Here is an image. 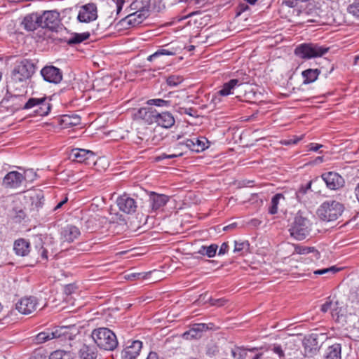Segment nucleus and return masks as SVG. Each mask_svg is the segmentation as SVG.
<instances>
[{"label":"nucleus","mask_w":359,"mask_h":359,"mask_svg":"<svg viewBox=\"0 0 359 359\" xmlns=\"http://www.w3.org/2000/svg\"><path fill=\"white\" fill-rule=\"evenodd\" d=\"M36 67L34 63L27 59L18 62L11 74V80L8 83H13L15 86L26 88L27 80L34 74Z\"/></svg>","instance_id":"1"},{"label":"nucleus","mask_w":359,"mask_h":359,"mask_svg":"<svg viewBox=\"0 0 359 359\" xmlns=\"http://www.w3.org/2000/svg\"><path fill=\"white\" fill-rule=\"evenodd\" d=\"M26 89L8 83L6 86V93L1 101V106L12 111L23 109L22 104L25 100Z\"/></svg>","instance_id":"2"},{"label":"nucleus","mask_w":359,"mask_h":359,"mask_svg":"<svg viewBox=\"0 0 359 359\" xmlns=\"http://www.w3.org/2000/svg\"><path fill=\"white\" fill-rule=\"evenodd\" d=\"M311 222L305 212L298 211L289 229L290 236L297 241H302L309 236Z\"/></svg>","instance_id":"3"},{"label":"nucleus","mask_w":359,"mask_h":359,"mask_svg":"<svg viewBox=\"0 0 359 359\" xmlns=\"http://www.w3.org/2000/svg\"><path fill=\"white\" fill-rule=\"evenodd\" d=\"M92 338L98 347L106 351H113L118 346L116 334L107 327L95 329Z\"/></svg>","instance_id":"4"},{"label":"nucleus","mask_w":359,"mask_h":359,"mask_svg":"<svg viewBox=\"0 0 359 359\" xmlns=\"http://www.w3.org/2000/svg\"><path fill=\"white\" fill-rule=\"evenodd\" d=\"M344 205L334 200L326 201L317 210L318 217L324 222L337 220L343 213Z\"/></svg>","instance_id":"5"},{"label":"nucleus","mask_w":359,"mask_h":359,"mask_svg":"<svg viewBox=\"0 0 359 359\" xmlns=\"http://www.w3.org/2000/svg\"><path fill=\"white\" fill-rule=\"evenodd\" d=\"M329 50V48L319 46L315 43H303L298 46L295 50L296 55L303 59L321 57Z\"/></svg>","instance_id":"6"},{"label":"nucleus","mask_w":359,"mask_h":359,"mask_svg":"<svg viewBox=\"0 0 359 359\" xmlns=\"http://www.w3.org/2000/svg\"><path fill=\"white\" fill-rule=\"evenodd\" d=\"M50 99H48L46 96L42 97L29 98L23 106V109H29L35 107L34 112L40 116H47L51 109L52 105L50 103Z\"/></svg>","instance_id":"7"},{"label":"nucleus","mask_w":359,"mask_h":359,"mask_svg":"<svg viewBox=\"0 0 359 359\" xmlns=\"http://www.w3.org/2000/svg\"><path fill=\"white\" fill-rule=\"evenodd\" d=\"M141 1H135L132 3L131 7L134 9H138L136 12L128 15L123 20L131 26H136L143 22L149 15V6L139 7V4H142Z\"/></svg>","instance_id":"8"},{"label":"nucleus","mask_w":359,"mask_h":359,"mask_svg":"<svg viewBox=\"0 0 359 359\" xmlns=\"http://www.w3.org/2000/svg\"><path fill=\"white\" fill-rule=\"evenodd\" d=\"M41 28L57 31L60 25V13L56 11H46L39 15Z\"/></svg>","instance_id":"9"},{"label":"nucleus","mask_w":359,"mask_h":359,"mask_svg":"<svg viewBox=\"0 0 359 359\" xmlns=\"http://www.w3.org/2000/svg\"><path fill=\"white\" fill-rule=\"evenodd\" d=\"M97 7L95 3H88L80 7L77 20L80 22L88 23L97 20Z\"/></svg>","instance_id":"10"},{"label":"nucleus","mask_w":359,"mask_h":359,"mask_svg":"<svg viewBox=\"0 0 359 359\" xmlns=\"http://www.w3.org/2000/svg\"><path fill=\"white\" fill-rule=\"evenodd\" d=\"M116 204L120 211L128 215L135 213L137 208L136 201L126 193L117 198Z\"/></svg>","instance_id":"11"},{"label":"nucleus","mask_w":359,"mask_h":359,"mask_svg":"<svg viewBox=\"0 0 359 359\" xmlns=\"http://www.w3.org/2000/svg\"><path fill=\"white\" fill-rule=\"evenodd\" d=\"M142 348V342L139 340L128 341L121 351V359H135Z\"/></svg>","instance_id":"12"},{"label":"nucleus","mask_w":359,"mask_h":359,"mask_svg":"<svg viewBox=\"0 0 359 359\" xmlns=\"http://www.w3.org/2000/svg\"><path fill=\"white\" fill-rule=\"evenodd\" d=\"M38 301L35 297L30 296L20 299L15 304V309L22 314L28 315L36 311Z\"/></svg>","instance_id":"13"},{"label":"nucleus","mask_w":359,"mask_h":359,"mask_svg":"<svg viewBox=\"0 0 359 359\" xmlns=\"http://www.w3.org/2000/svg\"><path fill=\"white\" fill-rule=\"evenodd\" d=\"M67 327H56L54 330H46L39 333L34 338L36 344H43L50 339L60 338L66 334Z\"/></svg>","instance_id":"14"},{"label":"nucleus","mask_w":359,"mask_h":359,"mask_svg":"<svg viewBox=\"0 0 359 359\" xmlns=\"http://www.w3.org/2000/svg\"><path fill=\"white\" fill-rule=\"evenodd\" d=\"M41 75L44 81L55 84L59 83L62 79V71L53 65H47L42 68Z\"/></svg>","instance_id":"15"},{"label":"nucleus","mask_w":359,"mask_h":359,"mask_svg":"<svg viewBox=\"0 0 359 359\" xmlns=\"http://www.w3.org/2000/svg\"><path fill=\"white\" fill-rule=\"evenodd\" d=\"M323 180L326 186L331 190H337L344 186L345 181L344 178L335 172H328L321 175Z\"/></svg>","instance_id":"16"},{"label":"nucleus","mask_w":359,"mask_h":359,"mask_svg":"<svg viewBox=\"0 0 359 359\" xmlns=\"http://www.w3.org/2000/svg\"><path fill=\"white\" fill-rule=\"evenodd\" d=\"M70 158L79 163L89 165L95 160V154L90 150L75 148L71 151Z\"/></svg>","instance_id":"17"},{"label":"nucleus","mask_w":359,"mask_h":359,"mask_svg":"<svg viewBox=\"0 0 359 359\" xmlns=\"http://www.w3.org/2000/svg\"><path fill=\"white\" fill-rule=\"evenodd\" d=\"M151 114V122H155L163 128H169L175 124V118L171 113L165 111L158 113L156 111Z\"/></svg>","instance_id":"18"},{"label":"nucleus","mask_w":359,"mask_h":359,"mask_svg":"<svg viewBox=\"0 0 359 359\" xmlns=\"http://www.w3.org/2000/svg\"><path fill=\"white\" fill-rule=\"evenodd\" d=\"M25 180V177L18 171L8 172L3 179L2 184L7 189H15L19 187Z\"/></svg>","instance_id":"19"},{"label":"nucleus","mask_w":359,"mask_h":359,"mask_svg":"<svg viewBox=\"0 0 359 359\" xmlns=\"http://www.w3.org/2000/svg\"><path fill=\"white\" fill-rule=\"evenodd\" d=\"M212 323H196L193 327L183 334V337L186 339H198L201 337L202 332L213 327Z\"/></svg>","instance_id":"20"},{"label":"nucleus","mask_w":359,"mask_h":359,"mask_svg":"<svg viewBox=\"0 0 359 359\" xmlns=\"http://www.w3.org/2000/svg\"><path fill=\"white\" fill-rule=\"evenodd\" d=\"M81 234L80 230L76 226L67 224L60 231V238L63 242L72 243Z\"/></svg>","instance_id":"21"},{"label":"nucleus","mask_w":359,"mask_h":359,"mask_svg":"<svg viewBox=\"0 0 359 359\" xmlns=\"http://www.w3.org/2000/svg\"><path fill=\"white\" fill-rule=\"evenodd\" d=\"M21 25L28 32L34 31L38 27H41V24L39 15L36 13L27 15L21 22Z\"/></svg>","instance_id":"22"},{"label":"nucleus","mask_w":359,"mask_h":359,"mask_svg":"<svg viewBox=\"0 0 359 359\" xmlns=\"http://www.w3.org/2000/svg\"><path fill=\"white\" fill-rule=\"evenodd\" d=\"M170 197L165 194H160L151 191L149 194V203L153 211H156L164 207L168 202Z\"/></svg>","instance_id":"23"},{"label":"nucleus","mask_w":359,"mask_h":359,"mask_svg":"<svg viewBox=\"0 0 359 359\" xmlns=\"http://www.w3.org/2000/svg\"><path fill=\"white\" fill-rule=\"evenodd\" d=\"M81 117L77 114H65L60 119V125L63 128H69L79 125Z\"/></svg>","instance_id":"24"},{"label":"nucleus","mask_w":359,"mask_h":359,"mask_svg":"<svg viewBox=\"0 0 359 359\" xmlns=\"http://www.w3.org/2000/svg\"><path fill=\"white\" fill-rule=\"evenodd\" d=\"M243 83L239 79H233L223 84L222 89L218 93L222 96H226L233 94V90Z\"/></svg>","instance_id":"25"},{"label":"nucleus","mask_w":359,"mask_h":359,"mask_svg":"<svg viewBox=\"0 0 359 359\" xmlns=\"http://www.w3.org/2000/svg\"><path fill=\"white\" fill-rule=\"evenodd\" d=\"M13 249L18 255L25 256L29 252V243L20 238L15 241Z\"/></svg>","instance_id":"26"},{"label":"nucleus","mask_w":359,"mask_h":359,"mask_svg":"<svg viewBox=\"0 0 359 359\" xmlns=\"http://www.w3.org/2000/svg\"><path fill=\"white\" fill-rule=\"evenodd\" d=\"M341 346L340 344L335 343L330 346L325 353V359H341Z\"/></svg>","instance_id":"27"},{"label":"nucleus","mask_w":359,"mask_h":359,"mask_svg":"<svg viewBox=\"0 0 359 359\" xmlns=\"http://www.w3.org/2000/svg\"><path fill=\"white\" fill-rule=\"evenodd\" d=\"M320 70L318 69H308L302 72V76L304 79L303 83L309 84L317 80Z\"/></svg>","instance_id":"28"},{"label":"nucleus","mask_w":359,"mask_h":359,"mask_svg":"<svg viewBox=\"0 0 359 359\" xmlns=\"http://www.w3.org/2000/svg\"><path fill=\"white\" fill-rule=\"evenodd\" d=\"M80 359H96L97 352L89 346L83 344L79 351Z\"/></svg>","instance_id":"29"},{"label":"nucleus","mask_w":359,"mask_h":359,"mask_svg":"<svg viewBox=\"0 0 359 359\" xmlns=\"http://www.w3.org/2000/svg\"><path fill=\"white\" fill-rule=\"evenodd\" d=\"M182 146H179V144L174 147L175 153L170 154H166L163 153L155 157V161L159 162L165 159H171L177 157L183 156L184 153L180 151Z\"/></svg>","instance_id":"30"},{"label":"nucleus","mask_w":359,"mask_h":359,"mask_svg":"<svg viewBox=\"0 0 359 359\" xmlns=\"http://www.w3.org/2000/svg\"><path fill=\"white\" fill-rule=\"evenodd\" d=\"M285 196L283 194L278 193L275 194L271 202V205L269 208V212L271 215H275L278 212V207L280 200H285Z\"/></svg>","instance_id":"31"},{"label":"nucleus","mask_w":359,"mask_h":359,"mask_svg":"<svg viewBox=\"0 0 359 359\" xmlns=\"http://www.w3.org/2000/svg\"><path fill=\"white\" fill-rule=\"evenodd\" d=\"M217 248L218 246L216 244H212L209 246L203 245L198 250V253L211 258L215 256Z\"/></svg>","instance_id":"32"},{"label":"nucleus","mask_w":359,"mask_h":359,"mask_svg":"<svg viewBox=\"0 0 359 359\" xmlns=\"http://www.w3.org/2000/svg\"><path fill=\"white\" fill-rule=\"evenodd\" d=\"M89 37L90 34L88 32L75 34L68 40L67 43L69 45L78 44L87 40Z\"/></svg>","instance_id":"33"},{"label":"nucleus","mask_w":359,"mask_h":359,"mask_svg":"<svg viewBox=\"0 0 359 359\" xmlns=\"http://www.w3.org/2000/svg\"><path fill=\"white\" fill-rule=\"evenodd\" d=\"M234 252H238L241 255L244 254L245 252H248L250 248V244L248 241H234Z\"/></svg>","instance_id":"34"},{"label":"nucleus","mask_w":359,"mask_h":359,"mask_svg":"<svg viewBox=\"0 0 359 359\" xmlns=\"http://www.w3.org/2000/svg\"><path fill=\"white\" fill-rule=\"evenodd\" d=\"M49 359H74V358L70 352L57 350L50 354Z\"/></svg>","instance_id":"35"},{"label":"nucleus","mask_w":359,"mask_h":359,"mask_svg":"<svg viewBox=\"0 0 359 359\" xmlns=\"http://www.w3.org/2000/svg\"><path fill=\"white\" fill-rule=\"evenodd\" d=\"M175 55V51L173 49L168 50V49H165V48H161V49H158L157 51H156L154 54L149 55L147 57V60L152 61L161 55Z\"/></svg>","instance_id":"36"},{"label":"nucleus","mask_w":359,"mask_h":359,"mask_svg":"<svg viewBox=\"0 0 359 359\" xmlns=\"http://www.w3.org/2000/svg\"><path fill=\"white\" fill-rule=\"evenodd\" d=\"M294 251L297 254L306 255L311 252L316 253V255H318V251L314 247H306L299 245H294Z\"/></svg>","instance_id":"37"},{"label":"nucleus","mask_w":359,"mask_h":359,"mask_svg":"<svg viewBox=\"0 0 359 359\" xmlns=\"http://www.w3.org/2000/svg\"><path fill=\"white\" fill-rule=\"evenodd\" d=\"M311 183L312 182L310 181L305 186H301L298 191L295 192V196L298 201H303L304 195L311 189Z\"/></svg>","instance_id":"38"},{"label":"nucleus","mask_w":359,"mask_h":359,"mask_svg":"<svg viewBox=\"0 0 359 359\" xmlns=\"http://www.w3.org/2000/svg\"><path fill=\"white\" fill-rule=\"evenodd\" d=\"M338 302H336L334 304H333L332 301L330 299V297H328L325 303H324L321 306V311L323 313H326L329 310L332 311V314L334 315V311L337 309Z\"/></svg>","instance_id":"39"},{"label":"nucleus","mask_w":359,"mask_h":359,"mask_svg":"<svg viewBox=\"0 0 359 359\" xmlns=\"http://www.w3.org/2000/svg\"><path fill=\"white\" fill-rule=\"evenodd\" d=\"M231 354L235 359H245L247 355V350L243 347L236 346L231 350Z\"/></svg>","instance_id":"40"},{"label":"nucleus","mask_w":359,"mask_h":359,"mask_svg":"<svg viewBox=\"0 0 359 359\" xmlns=\"http://www.w3.org/2000/svg\"><path fill=\"white\" fill-rule=\"evenodd\" d=\"M154 112V111H151L147 108L143 107V108H140L138 110L137 116L139 118L146 120L147 121L151 122V114H153Z\"/></svg>","instance_id":"41"},{"label":"nucleus","mask_w":359,"mask_h":359,"mask_svg":"<svg viewBox=\"0 0 359 359\" xmlns=\"http://www.w3.org/2000/svg\"><path fill=\"white\" fill-rule=\"evenodd\" d=\"M196 152L198 153L205 150L208 147L205 145L208 140L205 137H194Z\"/></svg>","instance_id":"42"},{"label":"nucleus","mask_w":359,"mask_h":359,"mask_svg":"<svg viewBox=\"0 0 359 359\" xmlns=\"http://www.w3.org/2000/svg\"><path fill=\"white\" fill-rule=\"evenodd\" d=\"M147 104L149 105H156L157 107H169L170 105V101L164 100L163 99H151L147 101Z\"/></svg>","instance_id":"43"},{"label":"nucleus","mask_w":359,"mask_h":359,"mask_svg":"<svg viewBox=\"0 0 359 359\" xmlns=\"http://www.w3.org/2000/svg\"><path fill=\"white\" fill-rule=\"evenodd\" d=\"M182 81V79L180 76L171 75L167 78V84L170 86H177Z\"/></svg>","instance_id":"44"},{"label":"nucleus","mask_w":359,"mask_h":359,"mask_svg":"<svg viewBox=\"0 0 359 359\" xmlns=\"http://www.w3.org/2000/svg\"><path fill=\"white\" fill-rule=\"evenodd\" d=\"M36 248L38 249V254L40 255L42 260L48 259V251L43 247L42 244V241L41 238L39 239V245H36Z\"/></svg>","instance_id":"45"},{"label":"nucleus","mask_w":359,"mask_h":359,"mask_svg":"<svg viewBox=\"0 0 359 359\" xmlns=\"http://www.w3.org/2000/svg\"><path fill=\"white\" fill-rule=\"evenodd\" d=\"M339 271V269L335 267V266H331L329 268L322 269L319 270L315 271L313 273L316 275H324L327 274L328 273H332V274L337 273Z\"/></svg>","instance_id":"46"},{"label":"nucleus","mask_w":359,"mask_h":359,"mask_svg":"<svg viewBox=\"0 0 359 359\" xmlns=\"http://www.w3.org/2000/svg\"><path fill=\"white\" fill-rule=\"evenodd\" d=\"M348 12L359 20V2L348 6Z\"/></svg>","instance_id":"47"},{"label":"nucleus","mask_w":359,"mask_h":359,"mask_svg":"<svg viewBox=\"0 0 359 359\" xmlns=\"http://www.w3.org/2000/svg\"><path fill=\"white\" fill-rule=\"evenodd\" d=\"M179 146L185 147L187 149L196 152L194 137L192 139H187L184 142H179Z\"/></svg>","instance_id":"48"},{"label":"nucleus","mask_w":359,"mask_h":359,"mask_svg":"<svg viewBox=\"0 0 359 359\" xmlns=\"http://www.w3.org/2000/svg\"><path fill=\"white\" fill-rule=\"evenodd\" d=\"M212 297L208 295V294L204 293L199 296L198 299L196 300L198 304H205L208 302L211 303Z\"/></svg>","instance_id":"49"},{"label":"nucleus","mask_w":359,"mask_h":359,"mask_svg":"<svg viewBox=\"0 0 359 359\" xmlns=\"http://www.w3.org/2000/svg\"><path fill=\"white\" fill-rule=\"evenodd\" d=\"M227 302V299L224 298H219V299H211V306H215L217 307H221L224 306Z\"/></svg>","instance_id":"50"},{"label":"nucleus","mask_w":359,"mask_h":359,"mask_svg":"<svg viewBox=\"0 0 359 359\" xmlns=\"http://www.w3.org/2000/svg\"><path fill=\"white\" fill-rule=\"evenodd\" d=\"M303 138V135L298 137H295L294 138H291L289 140H285L281 142L283 144L285 145H290V144H296L297 142H299Z\"/></svg>","instance_id":"51"},{"label":"nucleus","mask_w":359,"mask_h":359,"mask_svg":"<svg viewBox=\"0 0 359 359\" xmlns=\"http://www.w3.org/2000/svg\"><path fill=\"white\" fill-rule=\"evenodd\" d=\"M147 274L144 273H133L128 275V279L134 280V279H143L145 278Z\"/></svg>","instance_id":"52"},{"label":"nucleus","mask_w":359,"mask_h":359,"mask_svg":"<svg viewBox=\"0 0 359 359\" xmlns=\"http://www.w3.org/2000/svg\"><path fill=\"white\" fill-rule=\"evenodd\" d=\"M76 290V287L72 284H69L65 286L64 292L66 294L69 295L72 294Z\"/></svg>","instance_id":"53"},{"label":"nucleus","mask_w":359,"mask_h":359,"mask_svg":"<svg viewBox=\"0 0 359 359\" xmlns=\"http://www.w3.org/2000/svg\"><path fill=\"white\" fill-rule=\"evenodd\" d=\"M307 147L309 151H318L323 145L317 143H310Z\"/></svg>","instance_id":"54"},{"label":"nucleus","mask_w":359,"mask_h":359,"mask_svg":"<svg viewBox=\"0 0 359 359\" xmlns=\"http://www.w3.org/2000/svg\"><path fill=\"white\" fill-rule=\"evenodd\" d=\"M114 1L116 3V13L118 14L123 8V4H125V1L124 0H114Z\"/></svg>","instance_id":"55"},{"label":"nucleus","mask_w":359,"mask_h":359,"mask_svg":"<svg viewBox=\"0 0 359 359\" xmlns=\"http://www.w3.org/2000/svg\"><path fill=\"white\" fill-rule=\"evenodd\" d=\"M297 1L298 0H283L282 4L290 8H294L297 6Z\"/></svg>","instance_id":"56"},{"label":"nucleus","mask_w":359,"mask_h":359,"mask_svg":"<svg viewBox=\"0 0 359 359\" xmlns=\"http://www.w3.org/2000/svg\"><path fill=\"white\" fill-rule=\"evenodd\" d=\"M229 250V245L227 243H223L222 245L220 246V248L219 250L218 255H224Z\"/></svg>","instance_id":"57"},{"label":"nucleus","mask_w":359,"mask_h":359,"mask_svg":"<svg viewBox=\"0 0 359 359\" xmlns=\"http://www.w3.org/2000/svg\"><path fill=\"white\" fill-rule=\"evenodd\" d=\"M273 351L274 353H277L280 358L284 357V352L280 346H275Z\"/></svg>","instance_id":"58"},{"label":"nucleus","mask_w":359,"mask_h":359,"mask_svg":"<svg viewBox=\"0 0 359 359\" xmlns=\"http://www.w3.org/2000/svg\"><path fill=\"white\" fill-rule=\"evenodd\" d=\"M239 11L238 15H240L241 13L245 12L246 10L249 9V6L245 4H241L239 5Z\"/></svg>","instance_id":"59"},{"label":"nucleus","mask_w":359,"mask_h":359,"mask_svg":"<svg viewBox=\"0 0 359 359\" xmlns=\"http://www.w3.org/2000/svg\"><path fill=\"white\" fill-rule=\"evenodd\" d=\"M67 198L65 197V199H63L62 201H60V203H58L57 204V205L54 208V210H57L58 209H60V208H62V206L66 203L67 202Z\"/></svg>","instance_id":"60"},{"label":"nucleus","mask_w":359,"mask_h":359,"mask_svg":"<svg viewBox=\"0 0 359 359\" xmlns=\"http://www.w3.org/2000/svg\"><path fill=\"white\" fill-rule=\"evenodd\" d=\"M236 227V223H232V224H231L229 225H227V226H224L223 228V230L224 231H229V230L234 229Z\"/></svg>","instance_id":"61"},{"label":"nucleus","mask_w":359,"mask_h":359,"mask_svg":"<svg viewBox=\"0 0 359 359\" xmlns=\"http://www.w3.org/2000/svg\"><path fill=\"white\" fill-rule=\"evenodd\" d=\"M187 2L189 6H193L200 4L201 0H188Z\"/></svg>","instance_id":"62"},{"label":"nucleus","mask_w":359,"mask_h":359,"mask_svg":"<svg viewBox=\"0 0 359 359\" xmlns=\"http://www.w3.org/2000/svg\"><path fill=\"white\" fill-rule=\"evenodd\" d=\"M201 13V11L200 10L198 11H194V12H191L189 14H188L187 16H186V18H191L192 16H194V15H199Z\"/></svg>","instance_id":"63"},{"label":"nucleus","mask_w":359,"mask_h":359,"mask_svg":"<svg viewBox=\"0 0 359 359\" xmlns=\"http://www.w3.org/2000/svg\"><path fill=\"white\" fill-rule=\"evenodd\" d=\"M29 359H45L40 354H34L32 355Z\"/></svg>","instance_id":"64"}]
</instances>
